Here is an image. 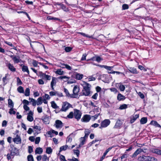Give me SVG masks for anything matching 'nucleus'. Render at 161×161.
Listing matches in <instances>:
<instances>
[{"label":"nucleus","mask_w":161,"mask_h":161,"mask_svg":"<svg viewBox=\"0 0 161 161\" xmlns=\"http://www.w3.org/2000/svg\"><path fill=\"white\" fill-rule=\"evenodd\" d=\"M82 85L83 88L82 91V95L85 96H89L91 92V85L86 82L83 81Z\"/></svg>","instance_id":"obj_1"},{"label":"nucleus","mask_w":161,"mask_h":161,"mask_svg":"<svg viewBox=\"0 0 161 161\" xmlns=\"http://www.w3.org/2000/svg\"><path fill=\"white\" fill-rule=\"evenodd\" d=\"M9 151L10 152V153H8L7 155V158L8 160H9L11 158V156H14L19 154L18 150L12 145H10V148L9 149Z\"/></svg>","instance_id":"obj_2"},{"label":"nucleus","mask_w":161,"mask_h":161,"mask_svg":"<svg viewBox=\"0 0 161 161\" xmlns=\"http://www.w3.org/2000/svg\"><path fill=\"white\" fill-rule=\"evenodd\" d=\"M70 108H72V105L67 102H65L63 103L62 108L60 111H66Z\"/></svg>","instance_id":"obj_3"},{"label":"nucleus","mask_w":161,"mask_h":161,"mask_svg":"<svg viewBox=\"0 0 161 161\" xmlns=\"http://www.w3.org/2000/svg\"><path fill=\"white\" fill-rule=\"evenodd\" d=\"M82 113L79 110L76 109H74V116L75 118L77 119V120H79L81 118Z\"/></svg>","instance_id":"obj_4"},{"label":"nucleus","mask_w":161,"mask_h":161,"mask_svg":"<svg viewBox=\"0 0 161 161\" xmlns=\"http://www.w3.org/2000/svg\"><path fill=\"white\" fill-rule=\"evenodd\" d=\"M110 121L108 119H105L102 121L101 124V126L99 127L100 129L102 128H105L108 126L110 124Z\"/></svg>","instance_id":"obj_5"},{"label":"nucleus","mask_w":161,"mask_h":161,"mask_svg":"<svg viewBox=\"0 0 161 161\" xmlns=\"http://www.w3.org/2000/svg\"><path fill=\"white\" fill-rule=\"evenodd\" d=\"M10 57L13 60L14 64H18L20 62L21 60L19 56L16 55H10Z\"/></svg>","instance_id":"obj_6"},{"label":"nucleus","mask_w":161,"mask_h":161,"mask_svg":"<svg viewBox=\"0 0 161 161\" xmlns=\"http://www.w3.org/2000/svg\"><path fill=\"white\" fill-rule=\"evenodd\" d=\"M91 119V116L90 115H85L81 119V121L82 122H89Z\"/></svg>","instance_id":"obj_7"},{"label":"nucleus","mask_w":161,"mask_h":161,"mask_svg":"<svg viewBox=\"0 0 161 161\" xmlns=\"http://www.w3.org/2000/svg\"><path fill=\"white\" fill-rule=\"evenodd\" d=\"M13 140L14 142L17 144L21 143V140L20 137L18 135H17L16 137L14 138Z\"/></svg>","instance_id":"obj_8"},{"label":"nucleus","mask_w":161,"mask_h":161,"mask_svg":"<svg viewBox=\"0 0 161 161\" xmlns=\"http://www.w3.org/2000/svg\"><path fill=\"white\" fill-rule=\"evenodd\" d=\"M79 90L80 88L78 86H74L73 90V94L72 95H73V96L78 95Z\"/></svg>","instance_id":"obj_9"},{"label":"nucleus","mask_w":161,"mask_h":161,"mask_svg":"<svg viewBox=\"0 0 161 161\" xmlns=\"http://www.w3.org/2000/svg\"><path fill=\"white\" fill-rule=\"evenodd\" d=\"M42 119L46 124H48L49 123V116L47 115L42 117Z\"/></svg>","instance_id":"obj_10"},{"label":"nucleus","mask_w":161,"mask_h":161,"mask_svg":"<svg viewBox=\"0 0 161 161\" xmlns=\"http://www.w3.org/2000/svg\"><path fill=\"white\" fill-rule=\"evenodd\" d=\"M122 124V122L120 120L118 119L117 120L114 128H119L121 126Z\"/></svg>","instance_id":"obj_11"},{"label":"nucleus","mask_w":161,"mask_h":161,"mask_svg":"<svg viewBox=\"0 0 161 161\" xmlns=\"http://www.w3.org/2000/svg\"><path fill=\"white\" fill-rule=\"evenodd\" d=\"M55 124L54 125L57 128H61L63 126V123L62 121L59 120H57L55 121Z\"/></svg>","instance_id":"obj_12"},{"label":"nucleus","mask_w":161,"mask_h":161,"mask_svg":"<svg viewBox=\"0 0 161 161\" xmlns=\"http://www.w3.org/2000/svg\"><path fill=\"white\" fill-rule=\"evenodd\" d=\"M151 151L153 153L161 155V150L159 149L153 148L151 149Z\"/></svg>","instance_id":"obj_13"},{"label":"nucleus","mask_w":161,"mask_h":161,"mask_svg":"<svg viewBox=\"0 0 161 161\" xmlns=\"http://www.w3.org/2000/svg\"><path fill=\"white\" fill-rule=\"evenodd\" d=\"M7 66L10 70L12 72H15L16 70L15 68L14 67L13 65L9 63L7 64Z\"/></svg>","instance_id":"obj_14"},{"label":"nucleus","mask_w":161,"mask_h":161,"mask_svg":"<svg viewBox=\"0 0 161 161\" xmlns=\"http://www.w3.org/2000/svg\"><path fill=\"white\" fill-rule=\"evenodd\" d=\"M107 79L108 75L105 74L100 75L98 78L99 80H101L103 82H105Z\"/></svg>","instance_id":"obj_15"},{"label":"nucleus","mask_w":161,"mask_h":161,"mask_svg":"<svg viewBox=\"0 0 161 161\" xmlns=\"http://www.w3.org/2000/svg\"><path fill=\"white\" fill-rule=\"evenodd\" d=\"M147 156L142 155L138 157V161H147Z\"/></svg>","instance_id":"obj_16"},{"label":"nucleus","mask_w":161,"mask_h":161,"mask_svg":"<svg viewBox=\"0 0 161 161\" xmlns=\"http://www.w3.org/2000/svg\"><path fill=\"white\" fill-rule=\"evenodd\" d=\"M56 84V78L54 77L52 78V80L51 83V86L52 89L54 90L53 86H55Z\"/></svg>","instance_id":"obj_17"},{"label":"nucleus","mask_w":161,"mask_h":161,"mask_svg":"<svg viewBox=\"0 0 161 161\" xmlns=\"http://www.w3.org/2000/svg\"><path fill=\"white\" fill-rule=\"evenodd\" d=\"M139 115L138 114H136L135 116L131 117L130 123L131 124L133 123L139 117Z\"/></svg>","instance_id":"obj_18"},{"label":"nucleus","mask_w":161,"mask_h":161,"mask_svg":"<svg viewBox=\"0 0 161 161\" xmlns=\"http://www.w3.org/2000/svg\"><path fill=\"white\" fill-rule=\"evenodd\" d=\"M125 99V96L119 93L118 94L117 96V99L119 101L124 100Z\"/></svg>","instance_id":"obj_19"},{"label":"nucleus","mask_w":161,"mask_h":161,"mask_svg":"<svg viewBox=\"0 0 161 161\" xmlns=\"http://www.w3.org/2000/svg\"><path fill=\"white\" fill-rule=\"evenodd\" d=\"M64 91L65 93L66 94V96L68 97H70L71 98L76 97L75 96H73V95H71L69 94L68 90L64 88Z\"/></svg>","instance_id":"obj_20"},{"label":"nucleus","mask_w":161,"mask_h":161,"mask_svg":"<svg viewBox=\"0 0 161 161\" xmlns=\"http://www.w3.org/2000/svg\"><path fill=\"white\" fill-rule=\"evenodd\" d=\"M150 124L151 125H153L156 127H161V126L159 125L158 122L156 121L152 120V121Z\"/></svg>","instance_id":"obj_21"},{"label":"nucleus","mask_w":161,"mask_h":161,"mask_svg":"<svg viewBox=\"0 0 161 161\" xmlns=\"http://www.w3.org/2000/svg\"><path fill=\"white\" fill-rule=\"evenodd\" d=\"M43 152L42 149L41 147L36 148L35 151V153L36 154H41Z\"/></svg>","instance_id":"obj_22"},{"label":"nucleus","mask_w":161,"mask_h":161,"mask_svg":"<svg viewBox=\"0 0 161 161\" xmlns=\"http://www.w3.org/2000/svg\"><path fill=\"white\" fill-rule=\"evenodd\" d=\"M128 70L131 73L133 74H137V71L136 69L134 68L130 67L128 69Z\"/></svg>","instance_id":"obj_23"},{"label":"nucleus","mask_w":161,"mask_h":161,"mask_svg":"<svg viewBox=\"0 0 161 161\" xmlns=\"http://www.w3.org/2000/svg\"><path fill=\"white\" fill-rule=\"evenodd\" d=\"M75 78L78 80H80L82 79L83 77V75L77 73H75Z\"/></svg>","instance_id":"obj_24"},{"label":"nucleus","mask_w":161,"mask_h":161,"mask_svg":"<svg viewBox=\"0 0 161 161\" xmlns=\"http://www.w3.org/2000/svg\"><path fill=\"white\" fill-rule=\"evenodd\" d=\"M8 107L11 108H13L14 106V104L13 102L11 99H9L8 100Z\"/></svg>","instance_id":"obj_25"},{"label":"nucleus","mask_w":161,"mask_h":161,"mask_svg":"<svg viewBox=\"0 0 161 161\" xmlns=\"http://www.w3.org/2000/svg\"><path fill=\"white\" fill-rule=\"evenodd\" d=\"M36 102L37 104L38 105H41L43 102L42 98V97H39L37 100Z\"/></svg>","instance_id":"obj_26"},{"label":"nucleus","mask_w":161,"mask_h":161,"mask_svg":"<svg viewBox=\"0 0 161 161\" xmlns=\"http://www.w3.org/2000/svg\"><path fill=\"white\" fill-rule=\"evenodd\" d=\"M140 152L139 151V150L138 149H137L136 151L133 154V155L131 156V157L132 158H135L138 154H140Z\"/></svg>","instance_id":"obj_27"},{"label":"nucleus","mask_w":161,"mask_h":161,"mask_svg":"<svg viewBox=\"0 0 161 161\" xmlns=\"http://www.w3.org/2000/svg\"><path fill=\"white\" fill-rule=\"evenodd\" d=\"M147 121V118L146 117H143L140 120V123L142 124H146Z\"/></svg>","instance_id":"obj_28"},{"label":"nucleus","mask_w":161,"mask_h":161,"mask_svg":"<svg viewBox=\"0 0 161 161\" xmlns=\"http://www.w3.org/2000/svg\"><path fill=\"white\" fill-rule=\"evenodd\" d=\"M147 161H157V159L154 157L147 156Z\"/></svg>","instance_id":"obj_29"},{"label":"nucleus","mask_w":161,"mask_h":161,"mask_svg":"<svg viewBox=\"0 0 161 161\" xmlns=\"http://www.w3.org/2000/svg\"><path fill=\"white\" fill-rule=\"evenodd\" d=\"M22 70L23 72H26L28 74H29V71L27 66L23 65L22 67Z\"/></svg>","instance_id":"obj_30"},{"label":"nucleus","mask_w":161,"mask_h":161,"mask_svg":"<svg viewBox=\"0 0 161 161\" xmlns=\"http://www.w3.org/2000/svg\"><path fill=\"white\" fill-rule=\"evenodd\" d=\"M17 91L18 92L20 93H24V91L23 88L21 86H19L17 88Z\"/></svg>","instance_id":"obj_31"},{"label":"nucleus","mask_w":161,"mask_h":161,"mask_svg":"<svg viewBox=\"0 0 161 161\" xmlns=\"http://www.w3.org/2000/svg\"><path fill=\"white\" fill-rule=\"evenodd\" d=\"M30 94V89L29 88L26 89L25 92V95L26 96H28Z\"/></svg>","instance_id":"obj_32"},{"label":"nucleus","mask_w":161,"mask_h":161,"mask_svg":"<svg viewBox=\"0 0 161 161\" xmlns=\"http://www.w3.org/2000/svg\"><path fill=\"white\" fill-rule=\"evenodd\" d=\"M90 133V132L89 129H86L85 131V135L84 137L85 138H87Z\"/></svg>","instance_id":"obj_33"},{"label":"nucleus","mask_w":161,"mask_h":161,"mask_svg":"<svg viewBox=\"0 0 161 161\" xmlns=\"http://www.w3.org/2000/svg\"><path fill=\"white\" fill-rule=\"evenodd\" d=\"M68 147V146L67 145H65V146H63L61 147L59 149V152H60L62 151H65L67 149Z\"/></svg>","instance_id":"obj_34"},{"label":"nucleus","mask_w":161,"mask_h":161,"mask_svg":"<svg viewBox=\"0 0 161 161\" xmlns=\"http://www.w3.org/2000/svg\"><path fill=\"white\" fill-rule=\"evenodd\" d=\"M51 106L52 107L55 109H57L58 108V106H57L56 104L54 101H52L51 102Z\"/></svg>","instance_id":"obj_35"},{"label":"nucleus","mask_w":161,"mask_h":161,"mask_svg":"<svg viewBox=\"0 0 161 161\" xmlns=\"http://www.w3.org/2000/svg\"><path fill=\"white\" fill-rule=\"evenodd\" d=\"M47 19L48 20H59V19L58 18H56L53 17H52L50 16H49L48 17H47Z\"/></svg>","instance_id":"obj_36"},{"label":"nucleus","mask_w":161,"mask_h":161,"mask_svg":"<svg viewBox=\"0 0 161 161\" xmlns=\"http://www.w3.org/2000/svg\"><path fill=\"white\" fill-rule=\"evenodd\" d=\"M29 100H31V102L32 103V105L33 106H35L36 104V102L35 99L32 98H30Z\"/></svg>","instance_id":"obj_37"},{"label":"nucleus","mask_w":161,"mask_h":161,"mask_svg":"<svg viewBox=\"0 0 161 161\" xmlns=\"http://www.w3.org/2000/svg\"><path fill=\"white\" fill-rule=\"evenodd\" d=\"M64 71L61 69H58L56 72L55 73L56 74L59 75H62L64 74Z\"/></svg>","instance_id":"obj_38"},{"label":"nucleus","mask_w":161,"mask_h":161,"mask_svg":"<svg viewBox=\"0 0 161 161\" xmlns=\"http://www.w3.org/2000/svg\"><path fill=\"white\" fill-rule=\"evenodd\" d=\"M52 149L51 147H48L46 148V153L47 154H51L52 153Z\"/></svg>","instance_id":"obj_39"},{"label":"nucleus","mask_w":161,"mask_h":161,"mask_svg":"<svg viewBox=\"0 0 161 161\" xmlns=\"http://www.w3.org/2000/svg\"><path fill=\"white\" fill-rule=\"evenodd\" d=\"M28 161H34V158L33 156L32 155H29L27 157Z\"/></svg>","instance_id":"obj_40"},{"label":"nucleus","mask_w":161,"mask_h":161,"mask_svg":"<svg viewBox=\"0 0 161 161\" xmlns=\"http://www.w3.org/2000/svg\"><path fill=\"white\" fill-rule=\"evenodd\" d=\"M27 119L28 121L30 122H31L33 121V118L32 117V115H28Z\"/></svg>","instance_id":"obj_41"},{"label":"nucleus","mask_w":161,"mask_h":161,"mask_svg":"<svg viewBox=\"0 0 161 161\" xmlns=\"http://www.w3.org/2000/svg\"><path fill=\"white\" fill-rule=\"evenodd\" d=\"M119 87L120 90L121 91H124L125 89V86L121 84H120L119 85Z\"/></svg>","instance_id":"obj_42"},{"label":"nucleus","mask_w":161,"mask_h":161,"mask_svg":"<svg viewBox=\"0 0 161 161\" xmlns=\"http://www.w3.org/2000/svg\"><path fill=\"white\" fill-rule=\"evenodd\" d=\"M14 109L13 108H11L9 110L8 112L10 114H16V112L15 111H14Z\"/></svg>","instance_id":"obj_43"},{"label":"nucleus","mask_w":161,"mask_h":161,"mask_svg":"<svg viewBox=\"0 0 161 161\" xmlns=\"http://www.w3.org/2000/svg\"><path fill=\"white\" fill-rule=\"evenodd\" d=\"M127 107V105L125 104H123L120 105L119 108L120 109H125Z\"/></svg>","instance_id":"obj_44"},{"label":"nucleus","mask_w":161,"mask_h":161,"mask_svg":"<svg viewBox=\"0 0 161 161\" xmlns=\"http://www.w3.org/2000/svg\"><path fill=\"white\" fill-rule=\"evenodd\" d=\"M74 114L73 112H70L69 114H68L67 116V117L69 119H72L73 118L74 116Z\"/></svg>","instance_id":"obj_45"},{"label":"nucleus","mask_w":161,"mask_h":161,"mask_svg":"<svg viewBox=\"0 0 161 161\" xmlns=\"http://www.w3.org/2000/svg\"><path fill=\"white\" fill-rule=\"evenodd\" d=\"M138 150H139V151L140 153L143 152L144 153H145L146 152V151L147 150V149L145 147H143L142 148H138Z\"/></svg>","instance_id":"obj_46"},{"label":"nucleus","mask_w":161,"mask_h":161,"mask_svg":"<svg viewBox=\"0 0 161 161\" xmlns=\"http://www.w3.org/2000/svg\"><path fill=\"white\" fill-rule=\"evenodd\" d=\"M85 138L83 137H81V141L80 142V146H82L83 145H84L85 142Z\"/></svg>","instance_id":"obj_47"},{"label":"nucleus","mask_w":161,"mask_h":161,"mask_svg":"<svg viewBox=\"0 0 161 161\" xmlns=\"http://www.w3.org/2000/svg\"><path fill=\"white\" fill-rule=\"evenodd\" d=\"M122 10H125L129 8V6L128 4H124L122 6Z\"/></svg>","instance_id":"obj_48"},{"label":"nucleus","mask_w":161,"mask_h":161,"mask_svg":"<svg viewBox=\"0 0 161 161\" xmlns=\"http://www.w3.org/2000/svg\"><path fill=\"white\" fill-rule=\"evenodd\" d=\"M74 154L76 155L77 157H78L80 154V151L79 150H73Z\"/></svg>","instance_id":"obj_49"},{"label":"nucleus","mask_w":161,"mask_h":161,"mask_svg":"<svg viewBox=\"0 0 161 161\" xmlns=\"http://www.w3.org/2000/svg\"><path fill=\"white\" fill-rule=\"evenodd\" d=\"M103 60V58L99 56H97L96 57V60L98 63L100 62L101 61Z\"/></svg>","instance_id":"obj_50"},{"label":"nucleus","mask_w":161,"mask_h":161,"mask_svg":"<svg viewBox=\"0 0 161 161\" xmlns=\"http://www.w3.org/2000/svg\"><path fill=\"white\" fill-rule=\"evenodd\" d=\"M17 84L19 85H21L22 84V82L19 77H17Z\"/></svg>","instance_id":"obj_51"},{"label":"nucleus","mask_w":161,"mask_h":161,"mask_svg":"<svg viewBox=\"0 0 161 161\" xmlns=\"http://www.w3.org/2000/svg\"><path fill=\"white\" fill-rule=\"evenodd\" d=\"M48 160L49 158H47L46 155H44L43 156L42 160V161H47V160Z\"/></svg>","instance_id":"obj_52"},{"label":"nucleus","mask_w":161,"mask_h":161,"mask_svg":"<svg viewBox=\"0 0 161 161\" xmlns=\"http://www.w3.org/2000/svg\"><path fill=\"white\" fill-rule=\"evenodd\" d=\"M40 141V137H36L35 139V143L36 144H38Z\"/></svg>","instance_id":"obj_53"},{"label":"nucleus","mask_w":161,"mask_h":161,"mask_svg":"<svg viewBox=\"0 0 161 161\" xmlns=\"http://www.w3.org/2000/svg\"><path fill=\"white\" fill-rule=\"evenodd\" d=\"M72 48L70 47H67L65 48V51L67 52H70Z\"/></svg>","instance_id":"obj_54"},{"label":"nucleus","mask_w":161,"mask_h":161,"mask_svg":"<svg viewBox=\"0 0 161 161\" xmlns=\"http://www.w3.org/2000/svg\"><path fill=\"white\" fill-rule=\"evenodd\" d=\"M128 154L125 153L122 155V156L120 157L121 159L122 160V159L126 158L128 157Z\"/></svg>","instance_id":"obj_55"},{"label":"nucleus","mask_w":161,"mask_h":161,"mask_svg":"<svg viewBox=\"0 0 161 161\" xmlns=\"http://www.w3.org/2000/svg\"><path fill=\"white\" fill-rule=\"evenodd\" d=\"M63 68H65L69 70H71L72 69L71 67L70 66H69L67 64H66L65 65V66Z\"/></svg>","instance_id":"obj_56"},{"label":"nucleus","mask_w":161,"mask_h":161,"mask_svg":"<svg viewBox=\"0 0 161 161\" xmlns=\"http://www.w3.org/2000/svg\"><path fill=\"white\" fill-rule=\"evenodd\" d=\"M98 94L97 93H95L92 97V98L96 100L97 99Z\"/></svg>","instance_id":"obj_57"},{"label":"nucleus","mask_w":161,"mask_h":161,"mask_svg":"<svg viewBox=\"0 0 161 161\" xmlns=\"http://www.w3.org/2000/svg\"><path fill=\"white\" fill-rule=\"evenodd\" d=\"M72 140V139L71 137H70V136L69 135L67 138L66 142H71Z\"/></svg>","instance_id":"obj_58"},{"label":"nucleus","mask_w":161,"mask_h":161,"mask_svg":"<svg viewBox=\"0 0 161 161\" xmlns=\"http://www.w3.org/2000/svg\"><path fill=\"white\" fill-rule=\"evenodd\" d=\"M87 56V54L86 53L83 54L81 58V60H86V57Z\"/></svg>","instance_id":"obj_59"},{"label":"nucleus","mask_w":161,"mask_h":161,"mask_svg":"<svg viewBox=\"0 0 161 161\" xmlns=\"http://www.w3.org/2000/svg\"><path fill=\"white\" fill-rule=\"evenodd\" d=\"M49 93L50 95L51 96H52L56 95V94L57 93V92L56 91L50 92Z\"/></svg>","instance_id":"obj_60"},{"label":"nucleus","mask_w":161,"mask_h":161,"mask_svg":"<svg viewBox=\"0 0 161 161\" xmlns=\"http://www.w3.org/2000/svg\"><path fill=\"white\" fill-rule=\"evenodd\" d=\"M37 64H38V62L36 61L35 60H33L32 64H33V65L35 67H36L37 66V65H38Z\"/></svg>","instance_id":"obj_61"},{"label":"nucleus","mask_w":161,"mask_h":161,"mask_svg":"<svg viewBox=\"0 0 161 161\" xmlns=\"http://www.w3.org/2000/svg\"><path fill=\"white\" fill-rule=\"evenodd\" d=\"M60 159L61 160H63L64 161H67L65 158V157L63 155H61L60 156Z\"/></svg>","instance_id":"obj_62"},{"label":"nucleus","mask_w":161,"mask_h":161,"mask_svg":"<svg viewBox=\"0 0 161 161\" xmlns=\"http://www.w3.org/2000/svg\"><path fill=\"white\" fill-rule=\"evenodd\" d=\"M33 148L31 146H29L28 147V152L29 153H31L32 152H33Z\"/></svg>","instance_id":"obj_63"},{"label":"nucleus","mask_w":161,"mask_h":161,"mask_svg":"<svg viewBox=\"0 0 161 161\" xmlns=\"http://www.w3.org/2000/svg\"><path fill=\"white\" fill-rule=\"evenodd\" d=\"M24 108L26 111H28L30 109L26 105L24 104L23 106Z\"/></svg>","instance_id":"obj_64"}]
</instances>
